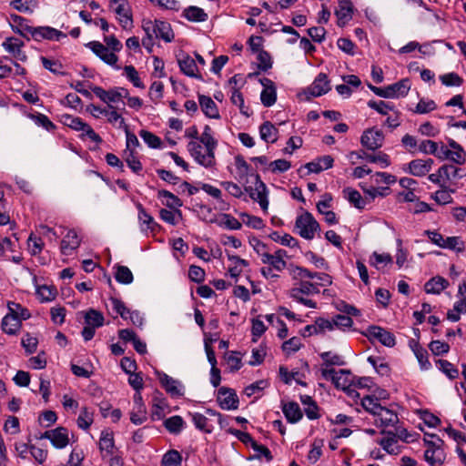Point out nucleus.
<instances>
[{"instance_id":"nucleus-26","label":"nucleus","mask_w":466,"mask_h":466,"mask_svg":"<svg viewBox=\"0 0 466 466\" xmlns=\"http://www.w3.org/2000/svg\"><path fill=\"white\" fill-rule=\"evenodd\" d=\"M320 289L318 285L310 280H299V287H294L289 290L290 296L296 295H313L319 294Z\"/></svg>"},{"instance_id":"nucleus-47","label":"nucleus","mask_w":466,"mask_h":466,"mask_svg":"<svg viewBox=\"0 0 466 466\" xmlns=\"http://www.w3.org/2000/svg\"><path fill=\"white\" fill-rule=\"evenodd\" d=\"M93 416L92 410L86 407L82 408L76 420L77 426L82 430H87L93 423Z\"/></svg>"},{"instance_id":"nucleus-43","label":"nucleus","mask_w":466,"mask_h":466,"mask_svg":"<svg viewBox=\"0 0 466 466\" xmlns=\"http://www.w3.org/2000/svg\"><path fill=\"white\" fill-rule=\"evenodd\" d=\"M261 262L268 265V268H272L278 272L284 270L287 267V262L285 260L278 259L270 253H263Z\"/></svg>"},{"instance_id":"nucleus-6","label":"nucleus","mask_w":466,"mask_h":466,"mask_svg":"<svg viewBox=\"0 0 466 466\" xmlns=\"http://www.w3.org/2000/svg\"><path fill=\"white\" fill-rule=\"evenodd\" d=\"M91 90L97 97L107 104V107H109V105L115 106V104H118L119 102H122L124 105L122 99L128 96L127 90L124 88H114L106 91L100 86H91Z\"/></svg>"},{"instance_id":"nucleus-1","label":"nucleus","mask_w":466,"mask_h":466,"mask_svg":"<svg viewBox=\"0 0 466 466\" xmlns=\"http://www.w3.org/2000/svg\"><path fill=\"white\" fill-rule=\"evenodd\" d=\"M218 141L212 134H202L199 141L192 140L187 144V150L195 161L204 167H212L215 163V149Z\"/></svg>"},{"instance_id":"nucleus-35","label":"nucleus","mask_w":466,"mask_h":466,"mask_svg":"<svg viewBox=\"0 0 466 466\" xmlns=\"http://www.w3.org/2000/svg\"><path fill=\"white\" fill-rule=\"evenodd\" d=\"M391 263L392 258L388 253L380 254L375 251L370 258V264L379 270L382 269L384 267Z\"/></svg>"},{"instance_id":"nucleus-16","label":"nucleus","mask_w":466,"mask_h":466,"mask_svg":"<svg viewBox=\"0 0 466 466\" xmlns=\"http://www.w3.org/2000/svg\"><path fill=\"white\" fill-rule=\"evenodd\" d=\"M367 335L370 339H377L386 347H393L396 343L394 335L379 326L369 327Z\"/></svg>"},{"instance_id":"nucleus-19","label":"nucleus","mask_w":466,"mask_h":466,"mask_svg":"<svg viewBox=\"0 0 466 466\" xmlns=\"http://www.w3.org/2000/svg\"><path fill=\"white\" fill-rule=\"evenodd\" d=\"M330 90L329 81L324 73H319L313 83L308 87L306 93L312 96H320Z\"/></svg>"},{"instance_id":"nucleus-22","label":"nucleus","mask_w":466,"mask_h":466,"mask_svg":"<svg viewBox=\"0 0 466 466\" xmlns=\"http://www.w3.org/2000/svg\"><path fill=\"white\" fill-rule=\"evenodd\" d=\"M375 422L380 427H394L399 422L398 415L391 410L382 407L375 416Z\"/></svg>"},{"instance_id":"nucleus-21","label":"nucleus","mask_w":466,"mask_h":466,"mask_svg":"<svg viewBox=\"0 0 466 466\" xmlns=\"http://www.w3.org/2000/svg\"><path fill=\"white\" fill-rule=\"evenodd\" d=\"M81 239L75 229H70L61 241V252L64 255H71L74 250L78 248Z\"/></svg>"},{"instance_id":"nucleus-18","label":"nucleus","mask_w":466,"mask_h":466,"mask_svg":"<svg viewBox=\"0 0 466 466\" xmlns=\"http://www.w3.org/2000/svg\"><path fill=\"white\" fill-rule=\"evenodd\" d=\"M383 140L384 136L380 130L369 129L362 134L360 142L368 149L376 150L381 147Z\"/></svg>"},{"instance_id":"nucleus-52","label":"nucleus","mask_w":466,"mask_h":466,"mask_svg":"<svg viewBox=\"0 0 466 466\" xmlns=\"http://www.w3.org/2000/svg\"><path fill=\"white\" fill-rule=\"evenodd\" d=\"M437 108L436 103L432 99H420L413 112L415 114H428Z\"/></svg>"},{"instance_id":"nucleus-62","label":"nucleus","mask_w":466,"mask_h":466,"mask_svg":"<svg viewBox=\"0 0 466 466\" xmlns=\"http://www.w3.org/2000/svg\"><path fill=\"white\" fill-rule=\"evenodd\" d=\"M349 376L350 371L346 370H339L333 378V383L337 388L345 389L350 383Z\"/></svg>"},{"instance_id":"nucleus-23","label":"nucleus","mask_w":466,"mask_h":466,"mask_svg":"<svg viewBox=\"0 0 466 466\" xmlns=\"http://www.w3.org/2000/svg\"><path fill=\"white\" fill-rule=\"evenodd\" d=\"M261 84L264 86V89L260 94L261 103L269 107L273 106L277 99L276 88L274 86L273 82L268 78H264L261 80Z\"/></svg>"},{"instance_id":"nucleus-45","label":"nucleus","mask_w":466,"mask_h":466,"mask_svg":"<svg viewBox=\"0 0 466 466\" xmlns=\"http://www.w3.org/2000/svg\"><path fill=\"white\" fill-rule=\"evenodd\" d=\"M184 423V420L178 415L172 416L164 421L166 429L174 434H177L182 431Z\"/></svg>"},{"instance_id":"nucleus-31","label":"nucleus","mask_w":466,"mask_h":466,"mask_svg":"<svg viewBox=\"0 0 466 466\" xmlns=\"http://www.w3.org/2000/svg\"><path fill=\"white\" fill-rule=\"evenodd\" d=\"M183 16L190 21L195 23L205 22L208 20V14L200 7L196 5H190L184 9Z\"/></svg>"},{"instance_id":"nucleus-24","label":"nucleus","mask_w":466,"mask_h":466,"mask_svg":"<svg viewBox=\"0 0 466 466\" xmlns=\"http://www.w3.org/2000/svg\"><path fill=\"white\" fill-rule=\"evenodd\" d=\"M178 66L180 70L187 76L201 79L196 61L188 55H184L178 59Z\"/></svg>"},{"instance_id":"nucleus-27","label":"nucleus","mask_w":466,"mask_h":466,"mask_svg":"<svg viewBox=\"0 0 466 466\" xmlns=\"http://www.w3.org/2000/svg\"><path fill=\"white\" fill-rule=\"evenodd\" d=\"M282 411L287 419V420L290 423H296L301 420L303 414L299 406V404L295 401H289L288 403H284L282 405Z\"/></svg>"},{"instance_id":"nucleus-10","label":"nucleus","mask_w":466,"mask_h":466,"mask_svg":"<svg viewBox=\"0 0 466 466\" xmlns=\"http://www.w3.org/2000/svg\"><path fill=\"white\" fill-rule=\"evenodd\" d=\"M443 441L438 439L437 445L434 443L430 444L424 452V459L431 466H441L445 459L446 454L442 449Z\"/></svg>"},{"instance_id":"nucleus-14","label":"nucleus","mask_w":466,"mask_h":466,"mask_svg":"<svg viewBox=\"0 0 466 466\" xmlns=\"http://www.w3.org/2000/svg\"><path fill=\"white\" fill-rule=\"evenodd\" d=\"M134 407L130 412V420L135 425H141L147 420V409L144 404L141 392H136L133 397Z\"/></svg>"},{"instance_id":"nucleus-30","label":"nucleus","mask_w":466,"mask_h":466,"mask_svg":"<svg viewBox=\"0 0 466 466\" xmlns=\"http://www.w3.org/2000/svg\"><path fill=\"white\" fill-rule=\"evenodd\" d=\"M278 128L269 121L264 122L259 127V136L267 143H275L278 140Z\"/></svg>"},{"instance_id":"nucleus-29","label":"nucleus","mask_w":466,"mask_h":466,"mask_svg":"<svg viewBox=\"0 0 466 466\" xmlns=\"http://www.w3.org/2000/svg\"><path fill=\"white\" fill-rule=\"evenodd\" d=\"M448 286L449 282L447 279L441 276H436L425 283L424 289L429 294H440Z\"/></svg>"},{"instance_id":"nucleus-59","label":"nucleus","mask_w":466,"mask_h":466,"mask_svg":"<svg viewBox=\"0 0 466 466\" xmlns=\"http://www.w3.org/2000/svg\"><path fill=\"white\" fill-rule=\"evenodd\" d=\"M126 76L127 79L136 86L139 88H144L145 86L140 80L137 71L133 66H126L124 68Z\"/></svg>"},{"instance_id":"nucleus-42","label":"nucleus","mask_w":466,"mask_h":466,"mask_svg":"<svg viewBox=\"0 0 466 466\" xmlns=\"http://www.w3.org/2000/svg\"><path fill=\"white\" fill-rule=\"evenodd\" d=\"M361 406L366 411L372 414L374 417L377 415V412L380 411V409L383 407L380 405L377 398L370 395L362 398Z\"/></svg>"},{"instance_id":"nucleus-33","label":"nucleus","mask_w":466,"mask_h":466,"mask_svg":"<svg viewBox=\"0 0 466 466\" xmlns=\"http://www.w3.org/2000/svg\"><path fill=\"white\" fill-rule=\"evenodd\" d=\"M343 198L359 209L365 208L366 201L362 198L360 193L351 187H346L342 190Z\"/></svg>"},{"instance_id":"nucleus-40","label":"nucleus","mask_w":466,"mask_h":466,"mask_svg":"<svg viewBox=\"0 0 466 466\" xmlns=\"http://www.w3.org/2000/svg\"><path fill=\"white\" fill-rule=\"evenodd\" d=\"M157 196L159 198L163 199V204L169 208H178L182 206V201L177 196L167 190H159Z\"/></svg>"},{"instance_id":"nucleus-13","label":"nucleus","mask_w":466,"mask_h":466,"mask_svg":"<svg viewBox=\"0 0 466 466\" xmlns=\"http://www.w3.org/2000/svg\"><path fill=\"white\" fill-rule=\"evenodd\" d=\"M110 5L114 7L122 27L126 29L131 26L132 15L127 0H110Z\"/></svg>"},{"instance_id":"nucleus-55","label":"nucleus","mask_w":466,"mask_h":466,"mask_svg":"<svg viewBox=\"0 0 466 466\" xmlns=\"http://www.w3.org/2000/svg\"><path fill=\"white\" fill-rule=\"evenodd\" d=\"M441 248H448L457 252H461L464 250V243L460 237H448L444 238Z\"/></svg>"},{"instance_id":"nucleus-57","label":"nucleus","mask_w":466,"mask_h":466,"mask_svg":"<svg viewBox=\"0 0 466 466\" xmlns=\"http://www.w3.org/2000/svg\"><path fill=\"white\" fill-rule=\"evenodd\" d=\"M320 358L322 359L326 366H342L345 364L341 356L332 353L330 351L322 352L320 354Z\"/></svg>"},{"instance_id":"nucleus-25","label":"nucleus","mask_w":466,"mask_h":466,"mask_svg":"<svg viewBox=\"0 0 466 466\" xmlns=\"http://www.w3.org/2000/svg\"><path fill=\"white\" fill-rule=\"evenodd\" d=\"M198 101L203 113L209 118L218 119L220 115L216 103L210 96L200 95Z\"/></svg>"},{"instance_id":"nucleus-50","label":"nucleus","mask_w":466,"mask_h":466,"mask_svg":"<svg viewBox=\"0 0 466 466\" xmlns=\"http://www.w3.org/2000/svg\"><path fill=\"white\" fill-rule=\"evenodd\" d=\"M269 238L273 241L279 242L281 245L289 248L297 247L299 244L298 240L295 238L287 233L284 234L283 236H280L279 232L274 231L269 235Z\"/></svg>"},{"instance_id":"nucleus-8","label":"nucleus","mask_w":466,"mask_h":466,"mask_svg":"<svg viewBox=\"0 0 466 466\" xmlns=\"http://www.w3.org/2000/svg\"><path fill=\"white\" fill-rule=\"evenodd\" d=\"M87 46L106 64L120 69L117 66L118 57L115 53L110 51L106 46L97 41H92L87 44Z\"/></svg>"},{"instance_id":"nucleus-48","label":"nucleus","mask_w":466,"mask_h":466,"mask_svg":"<svg viewBox=\"0 0 466 466\" xmlns=\"http://www.w3.org/2000/svg\"><path fill=\"white\" fill-rule=\"evenodd\" d=\"M114 448V438L113 434L108 431H102L99 440V449L101 452L111 454Z\"/></svg>"},{"instance_id":"nucleus-20","label":"nucleus","mask_w":466,"mask_h":466,"mask_svg":"<svg viewBox=\"0 0 466 466\" xmlns=\"http://www.w3.org/2000/svg\"><path fill=\"white\" fill-rule=\"evenodd\" d=\"M439 171L446 187H451L456 179L463 177L462 169L453 165H442L439 167Z\"/></svg>"},{"instance_id":"nucleus-54","label":"nucleus","mask_w":466,"mask_h":466,"mask_svg":"<svg viewBox=\"0 0 466 466\" xmlns=\"http://www.w3.org/2000/svg\"><path fill=\"white\" fill-rule=\"evenodd\" d=\"M137 209H138V219H139V222H140L142 227L144 225L146 226V228H143L142 229L143 230L144 229H153V226L155 224L153 217L150 216L146 211V209L143 208V206L140 203L137 204Z\"/></svg>"},{"instance_id":"nucleus-58","label":"nucleus","mask_w":466,"mask_h":466,"mask_svg":"<svg viewBox=\"0 0 466 466\" xmlns=\"http://www.w3.org/2000/svg\"><path fill=\"white\" fill-rule=\"evenodd\" d=\"M125 161L134 173L140 174L143 167L141 162L134 156L133 150L126 151Z\"/></svg>"},{"instance_id":"nucleus-41","label":"nucleus","mask_w":466,"mask_h":466,"mask_svg":"<svg viewBox=\"0 0 466 466\" xmlns=\"http://www.w3.org/2000/svg\"><path fill=\"white\" fill-rule=\"evenodd\" d=\"M115 268V279L118 283L127 285L133 282V274L127 267L117 265Z\"/></svg>"},{"instance_id":"nucleus-49","label":"nucleus","mask_w":466,"mask_h":466,"mask_svg":"<svg viewBox=\"0 0 466 466\" xmlns=\"http://www.w3.org/2000/svg\"><path fill=\"white\" fill-rule=\"evenodd\" d=\"M192 421L195 427L202 431L207 433H210L212 431V427L209 423V420L203 414L195 412L191 414Z\"/></svg>"},{"instance_id":"nucleus-53","label":"nucleus","mask_w":466,"mask_h":466,"mask_svg":"<svg viewBox=\"0 0 466 466\" xmlns=\"http://www.w3.org/2000/svg\"><path fill=\"white\" fill-rule=\"evenodd\" d=\"M440 81L446 86H460L463 83V79L454 72L440 76Z\"/></svg>"},{"instance_id":"nucleus-4","label":"nucleus","mask_w":466,"mask_h":466,"mask_svg":"<svg viewBox=\"0 0 466 466\" xmlns=\"http://www.w3.org/2000/svg\"><path fill=\"white\" fill-rule=\"evenodd\" d=\"M295 227L299 235L305 239H312L319 229L318 221L309 212H305L296 219Z\"/></svg>"},{"instance_id":"nucleus-37","label":"nucleus","mask_w":466,"mask_h":466,"mask_svg":"<svg viewBox=\"0 0 466 466\" xmlns=\"http://www.w3.org/2000/svg\"><path fill=\"white\" fill-rule=\"evenodd\" d=\"M104 320L103 314L96 309H90L85 314L86 326H92L96 329L104 325Z\"/></svg>"},{"instance_id":"nucleus-5","label":"nucleus","mask_w":466,"mask_h":466,"mask_svg":"<svg viewBox=\"0 0 466 466\" xmlns=\"http://www.w3.org/2000/svg\"><path fill=\"white\" fill-rule=\"evenodd\" d=\"M24 30L29 33L31 36L38 42L44 39L59 41L61 38L66 37V34L51 26L34 27L25 25Z\"/></svg>"},{"instance_id":"nucleus-46","label":"nucleus","mask_w":466,"mask_h":466,"mask_svg":"<svg viewBox=\"0 0 466 466\" xmlns=\"http://www.w3.org/2000/svg\"><path fill=\"white\" fill-rule=\"evenodd\" d=\"M181 462V454L176 450H170L163 455L161 466H180Z\"/></svg>"},{"instance_id":"nucleus-56","label":"nucleus","mask_w":466,"mask_h":466,"mask_svg":"<svg viewBox=\"0 0 466 466\" xmlns=\"http://www.w3.org/2000/svg\"><path fill=\"white\" fill-rule=\"evenodd\" d=\"M440 370L451 380L456 379L459 376V370L452 363L446 360H438Z\"/></svg>"},{"instance_id":"nucleus-51","label":"nucleus","mask_w":466,"mask_h":466,"mask_svg":"<svg viewBox=\"0 0 466 466\" xmlns=\"http://www.w3.org/2000/svg\"><path fill=\"white\" fill-rule=\"evenodd\" d=\"M360 157L364 158L370 163H378L381 167H387L390 164L389 156L383 152H379L375 155L364 153V156H360Z\"/></svg>"},{"instance_id":"nucleus-64","label":"nucleus","mask_w":466,"mask_h":466,"mask_svg":"<svg viewBox=\"0 0 466 466\" xmlns=\"http://www.w3.org/2000/svg\"><path fill=\"white\" fill-rule=\"evenodd\" d=\"M110 304L114 311L119 314L122 319H127V313H129V309L126 307L123 301L116 298H111Z\"/></svg>"},{"instance_id":"nucleus-12","label":"nucleus","mask_w":466,"mask_h":466,"mask_svg":"<svg viewBox=\"0 0 466 466\" xmlns=\"http://www.w3.org/2000/svg\"><path fill=\"white\" fill-rule=\"evenodd\" d=\"M40 439H48L56 449L65 448L68 442V431L64 427H57L51 431H45Z\"/></svg>"},{"instance_id":"nucleus-7","label":"nucleus","mask_w":466,"mask_h":466,"mask_svg":"<svg viewBox=\"0 0 466 466\" xmlns=\"http://www.w3.org/2000/svg\"><path fill=\"white\" fill-rule=\"evenodd\" d=\"M245 190L249 194L250 198L257 201L262 210L267 212L268 208V191L266 185L261 181L258 176H256L254 187H246Z\"/></svg>"},{"instance_id":"nucleus-2","label":"nucleus","mask_w":466,"mask_h":466,"mask_svg":"<svg viewBox=\"0 0 466 466\" xmlns=\"http://www.w3.org/2000/svg\"><path fill=\"white\" fill-rule=\"evenodd\" d=\"M374 94L384 98H399L406 96L410 89V82L408 78H403L392 85L385 87H377L370 86Z\"/></svg>"},{"instance_id":"nucleus-60","label":"nucleus","mask_w":466,"mask_h":466,"mask_svg":"<svg viewBox=\"0 0 466 466\" xmlns=\"http://www.w3.org/2000/svg\"><path fill=\"white\" fill-rule=\"evenodd\" d=\"M139 136L152 148H158L161 145V139L149 131L141 130Z\"/></svg>"},{"instance_id":"nucleus-15","label":"nucleus","mask_w":466,"mask_h":466,"mask_svg":"<svg viewBox=\"0 0 466 466\" xmlns=\"http://www.w3.org/2000/svg\"><path fill=\"white\" fill-rule=\"evenodd\" d=\"M24 42L15 37H7L2 44L4 49L11 54L13 57L18 61L25 62L27 56L23 50Z\"/></svg>"},{"instance_id":"nucleus-9","label":"nucleus","mask_w":466,"mask_h":466,"mask_svg":"<svg viewBox=\"0 0 466 466\" xmlns=\"http://www.w3.org/2000/svg\"><path fill=\"white\" fill-rule=\"evenodd\" d=\"M217 400L222 410H230L238 408V397L236 391L227 387H221L218 390Z\"/></svg>"},{"instance_id":"nucleus-3","label":"nucleus","mask_w":466,"mask_h":466,"mask_svg":"<svg viewBox=\"0 0 466 466\" xmlns=\"http://www.w3.org/2000/svg\"><path fill=\"white\" fill-rule=\"evenodd\" d=\"M63 119V122L66 126L76 131L82 132L80 135L82 139L88 137L90 140L96 144L102 143L103 140L101 137L96 134L94 129L87 123L84 122L80 117L65 115Z\"/></svg>"},{"instance_id":"nucleus-61","label":"nucleus","mask_w":466,"mask_h":466,"mask_svg":"<svg viewBox=\"0 0 466 466\" xmlns=\"http://www.w3.org/2000/svg\"><path fill=\"white\" fill-rule=\"evenodd\" d=\"M334 329L337 328L341 330H345L346 329H350L353 325V320L350 316L346 315H337L333 319Z\"/></svg>"},{"instance_id":"nucleus-38","label":"nucleus","mask_w":466,"mask_h":466,"mask_svg":"<svg viewBox=\"0 0 466 466\" xmlns=\"http://www.w3.org/2000/svg\"><path fill=\"white\" fill-rule=\"evenodd\" d=\"M20 320L14 315H6L2 320V329L5 333L13 335L19 329Z\"/></svg>"},{"instance_id":"nucleus-11","label":"nucleus","mask_w":466,"mask_h":466,"mask_svg":"<svg viewBox=\"0 0 466 466\" xmlns=\"http://www.w3.org/2000/svg\"><path fill=\"white\" fill-rule=\"evenodd\" d=\"M157 376L161 386L172 397H180L184 394V387L179 380L173 379L162 371H157Z\"/></svg>"},{"instance_id":"nucleus-32","label":"nucleus","mask_w":466,"mask_h":466,"mask_svg":"<svg viewBox=\"0 0 466 466\" xmlns=\"http://www.w3.org/2000/svg\"><path fill=\"white\" fill-rule=\"evenodd\" d=\"M156 38H160L167 43L174 40V33L169 23L156 20Z\"/></svg>"},{"instance_id":"nucleus-63","label":"nucleus","mask_w":466,"mask_h":466,"mask_svg":"<svg viewBox=\"0 0 466 466\" xmlns=\"http://www.w3.org/2000/svg\"><path fill=\"white\" fill-rule=\"evenodd\" d=\"M220 225L226 228L238 230L241 228V223L229 214H223L220 219Z\"/></svg>"},{"instance_id":"nucleus-36","label":"nucleus","mask_w":466,"mask_h":466,"mask_svg":"<svg viewBox=\"0 0 466 466\" xmlns=\"http://www.w3.org/2000/svg\"><path fill=\"white\" fill-rule=\"evenodd\" d=\"M106 116L107 117L108 123L112 124L113 126H116L118 128L127 129V126L125 122V119L121 114L117 112L116 106L109 105Z\"/></svg>"},{"instance_id":"nucleus-44","label":"nucleus","mask_w":466,"mask_h":466,"mask_svg":"<svg viewBox=\"0 0 466 466\" xmlns=\"http://www.w3.org/2000/svg\"><path fill=\"white\" fill-rule=\"evenodd\" d=\"M352 4L350 0H340L339 10L336 11V15L339 19V25L343 20V24L351 18Z\"/></svg>"},{"instance_id":"nucleus-28","label":"nucleus","mask_w":466,"mask_h":466,"mask_svg":"<svg viewBox=\"0 0 466 466\" xmlns=\"http://www.w3.org/2000/svg\"><path fill=\"white\" fill-rule=\"evenodd\" d=\"M289 273L290 277L295 280H315L319 272H311L309 269L296 266L293 264H289L288 267Z\"/></svg>"},{"instance_id":"nucleus-34","label":"nucleus","mask_w":466,"mask_h":466,"mask_svg":"<svg viewBox=\"0 0 466 466\" xmlns=\"http://www.w3.org/2000/svg\"><path fill=\"white\" fill-rule=\"evenodd\" d=\"M228 259L232 262V266L228 268V273L234 279H237L241 274L243 268L248 266V262L238 256L228 255Z\"/></svg>"},{"instance_id":"nucleus-17","label":"nucleus","mask_w":466,"mask_h":466,"mask_svg":"<svg viewBox=\"0 0 466 466\" xmlns=\"http://www.w3.org/2000/svg\"><path fill=\"white\" fill-rule=\"evenodd\" d=\"M434 161L431 158L428 159H414L410 161L407 167H404V171L410 173L415 177H423L427 175L432 168Z\"/></svg>"},{"instance_id":"nucleus-39","label":"nucleus","mask_w":466,"mask_h":466,"mask_svg":"<svg viewBox=\"0 0 466 466\" xmlns=\"http://www.w3.org/2000/svg\"><path fill=\"white\" fill-rule=\"evenodd\" d=\"M454 192L455 189L451 187H440V189L434 193L432 198L440 205L450 204L452 202L451 194Z\"/></svg>"}]
</instances>
